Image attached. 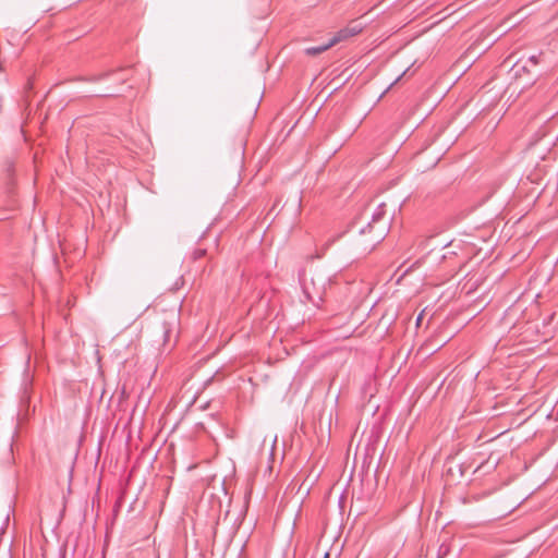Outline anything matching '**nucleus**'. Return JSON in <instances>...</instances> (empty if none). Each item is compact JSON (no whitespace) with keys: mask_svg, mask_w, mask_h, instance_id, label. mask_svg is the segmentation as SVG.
<instances>
[{"mask_svg":"<svg viewBox=\"0 0 558 558\" xmlns=\"http://www.w3.org/2000/svg\"><path fill=\"white\" fill-rule=\"evenodd\" d=\"M384 236H385V227L381 228L379 231H377L373 235L369 243L365 244L364 239H361L357 243V247L353 254V257L357 258L359 256L371 252L373 250V247L384 239Z\"/></svg>","mask_w":558,"mask_h":558,"instance_id":"1","label":"nucleus"},{"mask_svg":"<svg viewBox=\"0 0 558 558\" xmlns=\"http://www.w3.org/2000/svg\"><path fill=\"white\" fill-rule=\"evenodd\" d=\"M420 265V260L408 265L407 263L401 264L393 274H391L390 279H403L405 276L410 275L413 268Z\"/></svg>","mask_w":558,"mask_h":558,"instance_id":"2","label":"nucleus"},{"mask_svg":"<svg viewBox=\"0 0 558 558\" xmlns=\"http://www.w3.org/2000/svg\"><path fill=\"white\" fill-rule=\"evenodd\" d=\"M384 204H380L376 211L373 214L372 221L367 225L368 232H373L375 225L384 218Z\"/></svg>","mask_w":558,"mask_h":558,"instance_id":"3","label":"nucleus"},{"mask_svg":"<svg viewBox=\"0 0 558 558\" xmlns=\"http://www.w3.org/2000/svg\"><path fill=\"white\" fill-rule=\"evenodd\" d=\"M350 38V35L348 34V31L344 28L340 29L339 32H337L331 39H329V43L332 46L337 45L338 43L342 41V40H345Z\"/></svg>","mask_w":558,"mask_h":558,"instance_id":"4","label":"nucleus"},{"mask_svg":"<svg viewBox=\"0 0 558 558\" xmlns=\"http://www.w3.org/2000/svg\"><path fill=\"white\" fill-rule=\"evenodd\" d=\"M329 48H331V45L330 43L328 41L327 44L325 45H320V46H316V47H308L305 49V53L308 54V56H317L326 50H328Z\"/></svg>","mask_w":558,"mask_h":558,"instance_id":"5","label":"nucleus"},{"mask_svg":"<svg viewBox=\"0 0 558 558\" xmlns=\"http://www.w3.org/2000/svg\"><path fill=\"white\" fill-rule=\"evenodd\" d=\"M310 286H314V281H304V284L302 286L303 293L306 296L307 301L313 302L314 304H316L317 300H315V298L312 296V294L310 292ZM320 300H322V298L318 296V301H320Z\"/></svg>","mask_w":558,"mask_h":558,"instance_id":"6","label":"nucleus"},{"mask_svg":"<svg viewBox=\"0 0 558 558\" xmlns=\"http://www.w3.org/2000/svg\"><path fill=\"white\" fill-rule=\"evenodd\" d=\"M345 29L348 31V34L350 35V37H353V36L357 35L359 33H361L362 27L359 24H351V25H348L345 27Z\"/></svg>","mask_w":558,"mask_h":558,"instance_id":"7","label":"nucleus"},{"mask_svg":"<svg viewBox=\"0 0 558 558\" xmlns=\"http://www.w3.org/2000/svg\"><path fill=\"white\" fill-rule=\"evenodd\" d=\"M205 253H206V251L203 250V248H195L193 251V253H192L193 254V258L194 259H199V258H202L205 255Z\"/></svg>","mask_w":558,"mask_h":558,"instance_id":"8","label":"nucleus"},{"mask_svg":"<svg viewBox=\"0 0 558 558\" xmlns=\"http://www.w3.org/2000/svg\"><path fill=\"white\" fill-rule=\"evenodd\" d=\"M327 247H328V243L325 244L320 250H317L316 254L314 256H312V258H320L324 255Z\"/></svg>","mask_w":558,"mask_h":558,"instance_id":"9","label":"nucleus"},{"mask_svg":"<svg viewBox=\"0 0 558 558\" xmlns=\"http://www.w3.org/2000/svg\"><path fill=\"white\" fill-rule=\"evenodd\" d=\"M529 61L532 62V64L536 65L538 63V56H531L529 57Z\"/></svg>","mask_w":558,"mask_h":558,"instance_id":"10","label":"nucleus"},{"mask_svg":"<svg viewBox=\"0 0 558 558\" xmlns=\"http://www.w3.org/2000/svg\"><path fill=\"white\" fill-rule=\"evenodd\" d=\"M324 558H329V554H328V553H326V554L324 555Z\"/></svg>","mask_w":558,"mask_h":558,"instance_id":"11","label":"nucleus"}]
</instances>
